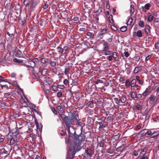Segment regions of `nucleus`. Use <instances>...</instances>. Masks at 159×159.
<instances>
[{"label": "nucleus", "instance_id": "f257e3e1", "mask_svg": "<svg viewBox=\"0 0 159 159\" xmlns=\"http://www.w3.org/2000/svg\"><path fill=\"white\" fill-rule=\"evenodd\" d=\"M108 45V43L107 42H105L103 44V47L102 50V53L103 55L106 56L111 54V52L109 50Z\"/></svg>", "mask_w": 159, "mask_h": 159}, {"label": "nucleus", "instance_id": "f03ea898", "mask_svg": "<svg viewBox=\"0 0 159 159\" xmlns=\"http://www.w3.org/2000/svg\"><path fill=\"white\" fill-rule=\"evenodd\" d=\"M39 60L38 58H34L32 59L29 62L30 66L32 68H34L39 63Z\"/></svg>", "mask_w": 159, "mask_h": 159}, {"label": "nucleus", "instance_id": "7ed1b4c3", "mask_svg": "<svg viewBox=\"0 0 159 159\" xmlns=\"http://www.w3.org/2000/svg\"><path fill=\"white\" fill-rule=\"evenodd\" d=\"M146 152L145 151L144 149L142 150L140 153L138 158L141 159H148V157L147 156L145 155Z\"/></svg>", "mask_w": 159, "mask_h": 159}, {"label": "nucleus", "instance_id": "20e7f679", "mask_svg": "<svg viewBox=\"0 0 159 159\" xmlns=\"http://www.w3.org/2000/svg\"><path fill=\"white\" fill-rule=\"evenodd\" d=\"M13 134L10 133L7 135L8 140H10V144L11 145H13L15 143V140L12 137Z\"/></svg>", "mask_w": 159, "mask_h": 159}, {"label": "nucleus", "instance_id": "39448f33", "mask_svg": "<svg viewBox=\"0 0 159 159\" xmlns=\"http://www.w3.org/2000/svg\"><path fill=\"white\" fill-rule=\"evenodd\" d=\"M66 123V126L68 128L69 131L70 132V128L72 124V120L69 117H68L66 120L64 121Z\"/></svg>", "mask_w": 159, "mask_h": 159}, {"label": "nucleus", "instance_id": "423d86ee", "mask_svg": "<svg viewBox=\"0 0 159 159\" xmlns=\"http://www.w3.org/2000/svg\"><path fill=\"white\" fill-rule=\"evenodd\" d=\"M94 151L93 150L88 148H87L85 150V153L86 154L91 157H92L93 154L94 153Z\"/></svg>", "mask_w": 159, "mask_h": 159}, {"label": "nucleus", "instance_id": "0eeeda50", "mask_svg": "<svg viewBox=\"0 0 159 159\" xmlns=\"http://www.w3.org/2000/svg\"><path fill=\"white\" fill-rule=\"evenodd\" d=\"M40 0H31L30 7L31 8L36 6L40 2Z\"/></svg>", "mask_w": 159, "mask_h": 159}, {"label": "nucleus", "instance_id": "6e6552de", "mask_svg": "<svg viewBox=\"0 0 159 159\" xmlns=\"http://www.w3.org/2000/svg\"><path fill=\"white\" fill-rule=\"evenodd\" d=\"M133 36H137L141 38L142 37L143 35L141 31L139 30L137 32H134L133 33Z\"/></svg>", "mask_w": 159, "mask_h": 159}, {"label": "nucleus", "instance_id": "1a4fd4ad", "mask_svg": "<svg viewBox=\"0 0 159 159\" xmlns=\"http://www.w3.org/2000/svg\"><path fill=\"white\" fill-rule=\"evenodd\" d=\"M70 70L69 64L66 65L65 68L64 73L66 75H67L69 74V71Z\"/></svg>", "mask_w": 159, "mask_h": 159}, {"label": "nucleus", "instance_id": "9d476101", "mask_svg": "<svg viewBox=\"0 0 159 159\" xmlns=\"http://www.w3.org/2000/svg\"><path fill=\"white\" fill-rule=\"evenodd\" d=\"M69 52V47L67 46H64L62 48V54H67Z\"/></svg>", "mask_w": 159, "mask_h": 159}, {"label": "nucleus", "instance_id": "9b49d317", "mask_svg": "<svg viewBox=\"0 0 159 159\" xmlns=\"http://www.w3.org/2000/svg\"><path fill=\"white\" fill-rule=\"evenodd\" d=\"M111 54L112 55V57L114 58L115 61H119L118 56L116 52H113Z\"/></svg>", "mask_w": 159, "mask_h": 159}, {"label": "nucleus", "instance_id": "f8f14e48", "mask_svg": "<svg viewBox=\"0 0 159 159\" xmlns=\"http://www.w3.org/2000/svg\"><path fill=\"white\" fill-rule=\"evenodd\" d=\"M151 29V28L149 25H145V31L148 35H149L150 34L151 31L150 30Z\"/></svg>", "mask_w": 159, "mask_h": 159}, {"label": "nucleus", "instance_id": "ddd939ff", "mask_svg": "<svg viewBox=\"0 0 159 159\" xmlns=\"http://www.w3.org/2000/svg\"><path fill=\"white\" fill-rule=\"evenodd\" d=\"M25 56V55L20 50H18L17 52L16 56L19 57H23Z\"/></svg>", "mask_w": 159, "mask_h": 159}, {"label": "nucleus", "instance_id": "4468645a", "mask_svg": "<svg viewBox=\"0 0 159 159\" xmlns=\"http://www.w3.org/2000/svg\"><path fill=\"white\" fill-rule=\"evenodd\" d=\"M150 93V92L149 91V89L147 88L146 89L145 91L142 94V95L143 96L146 97L147 96L149 95Z\"/></svg>", "mask_w": 159, "mask_h": 159}, {"label": "nucleus", "instance_id": "2eb2a0df", "mask_svg": "<svg viewBox=\"0 0 159 159\" xmlns=\"http://www.w3.org/2000/svg\"><path fill=\"white\" fill-rule=\"evenodd\" d=\"M76 113L75 112H73L72 113L71 117L70 119L72 121L73 120H75L76 121L78 122V120L76 117Z\"/></svg>", "mask_w": 159, "mask_h": 159}, {"label": "nucleus", "instance_id": "dca6fc26", "mask_svg": "<svg viewBox=\"0 0 159 159\" xmlns=\"http://www.w3.org/2000/svg\"><path fill=\"white\" fill-rule=\"evenodd\" d=\"M80 137L81 136H78L75 137L74 141H75V142L78 143H81V141L80 140Z\"/></svg>", "mask_w": 159, "mask_h": 159}, {"label": "nucleus", "instance_id": "f3484780", "mask_svg": "<svg viewBox=\"0 0 159 159\" xmlns=\"http://www.w3.org/2000/svg\"><path fill=\"white\" fill-rule=\"evenodd\" d=\"M120 135L121 134L120 133H118L117 134L113 135L112 136V139L116 141L120 137Z\"/></svg>", "mask_w": 159, "mask_h": 159}, {"label": "nucleus", "instance_id": "a211bd4d", "mask_svg": "<svg viewBox=\"0 0 159 159\" xmlns=\"http://www.w3.org/2000/svg\"><path fill=\"white\" fill-rule=\"evenodd\" d=\"M159 135V131L155 132L153 133L151 135V138H154L157 136Z\"/></svg>", "mask_w": 159, "mask_h": 159}, {"label": "nucleus", "instance_id": "6ab92c4d", "mask_svg": "<svg viewBox=\"0 0 159 159\" xmlns=\"http://www.w3.org/2000/svg\"><path fill=\"white\" fill-rule=\"evenodd\" d=\"M30 0H24V4L26 7H28L30 5Z\"/></svg>", "mask_w": 159, "mask_h": 159}, {"label": "nucleus", "instance_id": "aec40b11", "mask_svg": "<svg viewBox=\"0 0 159 159\" xmlns=\"http://www.w3.org/2000/svg\"><path fill=\"white\" fill-rule=\"evenodd\" d=\"M86 105L91 108H93L94 107L93 104L91 101H89L88 102L86 103Z\"/></svg>", "mask_w": 159, "mask_h": 159}, {"label": "nucleus", "instance_id": "412c9836", "mask_svg": "<svg viewBox=\"0 0 159 159\" xmlns=\"http://www.w3.org/2000/svg\"><path fill=\"white\" fill-rule=\"evenodd\" d=\"M147 129H144L141 131L140 133L141 135L142 136H144L146 135L147 134Z\"/></svg>", "mask_w": 159, "mask_h": 159}, {"label": "nucleus", "instance_id": "4be33fe9", "mask_svg": "<svg viewBox=\"0 0 159 159\" xmlns=\"http://www.w3.org/2000/svg\"><path fill=\"white\" fill-rule=\"evenodd\" d=\"M134 6L133 5H131L130 6V12L131 14H133L134 12Z\"/></svg>", "mask_w": 159, "mask_h": 159}, {"label": "nucleus", "instance_id": "5701e85b", "mask_svg": "<svg viewBox=\"0 0 159 159\" xmlns=\"http://www.w3.org/2000/svg\"><path fill=\"white\" fill-rule=\"evenodd\" d=\"M130 96L133 98H135L136 97L137 93L135 92H131Z\"/></svg>", "mask_w": 159, "mask_h": 159}, {"label": "nucleus", "instance_id": "b1692460", "mask_svg": "<svg viewBox=\"0 0 159 159\" xmlns=\"http://www.w3.org/2000/svg\"><path fill=\"white\" fill-rule=\"evenodd\" d=\"M136 82V80L133 79L132 80L131 82V86L132 87H134L136 85L135 84Z\"/></svg>", "mask_w": 159, "mask_h": 159}, {"label": "nucleus", "instance_id": "393cba45", "mask_svg": "<svg viewBox=\"0 0 159 159\" xmlns=\"http://www.w3.org/2000/svg\"><path fill=\"white\" fill-rule=\"evenodd\" d=\"M141 70V68L139 67H136L134 70V72L135 74L138 73Z\"/></svg>", "mask_w": 159, "mask_h": 159}, {"label": "nucleus", "instance_id": "a878e982", "mask_svg": "<svg viewBox=\"0 0 159 159\" xmlns=\"http://www.w3.org/2000/svg\"><path fill=\"white\" fill-rule=\"evenodd\" d=\"M153 18L154 16H153L150 15L148 16L147 20L148 22H151L153 20Z\"/></svg>", "mask_w": 159, "mask_h": 159}, {"label": "nucleus", "instance_id": "bb28decb", "mask_svg": "<svg viewBox=\"0 0 159 159\" xmlns=\"http://www.w3.org/2000/svg\"><path fill=\"white\" fill-rule=\"evenodd\" d=\"M136 79L139 82V84H143V82L141 80L139 76H137L136 77Z\"/></svg>", "mask_w": 159, "mask_h": 159}, {"label": "nucleus", "instance_id": "cd10ccee", "mask_svg": "<svg viewBox=\"0 0 159 159\" xmlns=\"http://www.w3.org/2000/svg\"><path fill=\"white\" fill-rule=\"evenodd\" d=\"M47 71V69H43L42 70V68L41 67H40L39 69V71L41 73V74L44 75H45V74H43V71Z\"/></svg>", "mask_w": 159, "mask_h": 159}, {"label": "nucleus", "instance_id": "c85d7f7f", "mask_svg": "<svg viewBox=\"0 0 159 159\" xmlns=\"http://www.w3.org/2000/svg\"><path fill=\"white\" fill-rule=\"evenodd\" d=\"M126 97L124 96H122L120 99V101L123 103H125L126 102Z\"/></svg>", "mask_w": 159, "mask_h": 159}, {"label": "nucleus", "instance_id": "c756f323", "mask_svg": "<svg viewBox=\"0 0 159 159\" xmlns=\"http://www.w3.org/2000/svg\"><path fill=\"white\" fill-rule=\"evenodd\" d=\"M13 61L15 62L21 63H22L23 62V60L21 59H19L17 58H14L13 59Z\"/></svg>", "mask_w": 159, "mask_h": 159}, {"label": "nucleus", "instance_id": "7c9ffc66", "mask_svg": "<svg viewBox=\"0 0 159 159\" xmlns=\"http://www.w3.org/2000/svg\"><path fill=\"white\" fill-rule=\"evenodd\" d=\"M138 24L139 26L143 28L144 27V22L143 21H140L139 22Z\"/></svg>", "mask_w": 159, "mask_h": 159}, {"label": "nucleus", "instance_id": "2f4dec72", "mask_svg": "<svg viewBox=\"0 0 159 159\" xmlns=\"http://www.w3.org/2000/svg\"><path fill=\"white\" fill-rule=\"evenodd\" d=\"M58 87L55 85H53L51 87V89L55 92H56L57 90Z\"/></svg>", "mask_w": 159, "mask_h": 159}, {"label": "nucleus", "instance_id": "473e14b6", "mask_svg": "<svg viewBox=\"0 0 159 159\" xmlns=\"http://www.w3.org/2000/svg\"><path fill=\"white\" fill-rule=\"evenodd\" d=\"M127 30V27L126 26H124L120 28V30L122 32H125Z\"/></svg>", "mask_w": 159, "mask_h": 159}, {"label": "nucleus", "instance_id": "72a5a7b5", "mask_svg": "<svg viewBox=\"0 0 159 159\" xmlns=\"http://www.w3.org/2000/svg\"><path fill=\"white\" fill-rule=\"evenodd\" d=\"M60 116L62 120L64 121L66 120L68 117V116H66L64 114H60Z\"/></svg>", "mask_w": 159, "mask_h": 159}, {"label": "nucleus", "instance_id": "f704fd0d", "mask_svg": "<svg viewBox=\"0 0 159 159\" xmlns=\"http://www.w3.org/2000/svg\"><path fill=\"white\" fill-rule=\"evenodd\" d=\"M132 19L131 17H129L127 22V24L128 25H132Z\"/></svg>", "mask_w": 159, "mask_h": 159}, {"label": "nucleus", "instance_id": "c9c22d12", "mask_svg": "<svg viewBox=\"0 0 159 159\" xmlns=\"http://www.w3.org/2000/svg\"><path fill=\"white\" fill-rule=\"evenodd\" d=\"M124 150V148L122 146H120L116 149L117 152L122 151Z\"/></svg>", "mask_w": 159, "mask_h": 159}, {"label": "nucleus", "instance_id": "e433bc0d", "mask_svg": "<svg viewBox=\"0 0 159 159\" xmlns=\"http://www.w3.org/2000/svg\"><path fill=\"white\" fill-rule=\"evenodd\" d=\"M50 64L52 67H55L56 66V62L55 61H51L50 62Z\"/></svg>", "mask_w": 159, "mask_h": 159}, {"label": "nucleus", "instance_id": "4c0bfd02", "mask_svg": "<svg viewBox=\"0 0 159 159\" xmlns=\"http://www.w3.org/2000/svg\"><path fill=\"white\" fill-rule=\"evenodd\" d=\"M87 35L89 37L91 38H93L94 37V34L93 33L90 32H88L87 33Z\"/></svg>", "mask_w": 159, "mask_h": 159}, {"label": "nucleus", "instance_id": "58836bf2", "mask_svg": "<svg viewBox=\"0 0 159 159\" xmlns=\"http://www.w3.org/2000/svg\"><path fill=\"white\" fill-rule=\"evenodd\" d=\"M107 30V29H101V35H102L103 34L106 33Z\"/></svg>", "mask_w": 159, "mask_h": 159}, {"label": "nucleus", "instance_id": "ea45409f", "mask_svg": "<svg viewBox=\"0 0 159 159\" xmlns=\"http://www.w3.org/2000/svg\"><path fill=\"white\" fill-rule=\"evenodd\" d=\"M57 51L59 53H61L62 54V48L61 46H59L57 48Z\"/></svg>", "mask_w": 159, "mask_h": 159}, {"label": "nucleus", "instance_id": "a19ab883", "mask_svg": "<svg viewBox=\"0 0 159 159\" xmlns=\"http://www.w3.org/2000/svg\"><path fill=\"white\" fill-rule=\"evenodd\" d=\"M155 47L156 49L157 50V51L159 50V42L155 43Z\"/></svg>", "mask_w": 159, "mask_h": 159}, {"label": "nucleus", "instance_id": "79ce46f5", "mask_svg": "<svg viewBox=\"0 0 159 159\" xmlns=\"http://www.w3.org/2000/svg\"><path fill=\"white\" fill-rule=\"evenodd\" d=\"M150 5L149 3H147L144 6V7L146 10H149V7H150Z\"/></svg>", "mask_w": 159, "mask_h": 159}, {"label": "nucleus", "instance_id": "37998d69", "mask_svg": "<svg viewBox=\"0 0 159 159\" xmlns=\"http://www.w3.org/2000/svg\"><path fill=\"white\" fill-rule=\"evenodd\" d=\"M154 90L157 91V94L159 95V85L157 86L154 88Z\"/></svg>", "mask_w": 159, "mask_h": 159}, {"label": "nucleus", "instance_id": "c03bdc74", "mask_svg": "<svg viewBox=\"0 0 159 159\" xmlns=\"http://www.w3.org/2000/svg\"><path fill=\"white\" fill-rule=\"evenodd\" d=\"M113 100L117 104L119 103L120 102V100H119L117 98H113Z\"/></svg>", "mask_w": 159, "mask_h": 159}, {"label": "nucleus", "instance_id": "a18cd8bd", "mask_svg": "<svg viewBox=\"0 0 159 159\" xmlns=\"http://www.w3.org/2000/svg\"><path fill=\"white\" fill-rule=\"evenodd\" d=\"M108 19H109V20L110 21V22L111 23H113V20L112 19V16L111 15H110L109 16Z\"/></svg>", "mask_w": 159, "mask_h": 159}, {"label": "nucleus", "instance_id": "49530a36", "mask_svg": "<svg viewBox=\"0 0 159 159\" xmlns=\"http://www.w3.org/2000/svg\"><path fill=\"white\" fill-rule=\"evenodd\" d=\"M155 99V97L154 95H151L149 98V99L151 101H154Z\"/></svg>", "mask_w": 159, "mask_h": 159}, {"label": "nucleus", "instance_id": "de8ad7c7", "mask_svg": "<svg viewBox=\"0 0 159 159\" xmlns=\"http://www.w3.org/2000/svg\"><path fill=\"white\" fill-rule=\"evenodd\" d=\"M130 85V83L129 80H126L125 82V85L127 87H129Z\"/></svg>", "mask_w": 159, "mask_h": 159}, {"label": "nucleus", "instance_id": "09e8293b", "mask_svg": "<svg viewBox=\"0 0 159 159\" xmlns=\"http://www.w3.org/2000/svg\"><path fill=\"white\" fill-rule=\"evenodd\" d=\"M4 96L7 98H8L10 96V94L9 93H4Z\"/></svg>", "mask_w": 159, "mask_h": 159}, {"label": "nucleus", "instance_id": "8fccbe9b", "mask_svg": "<svg viewBox=\"0 0 159 159\" xmlns=\"http://www.w3.org/2000/svg\"><path fill=\"white\" fill-rule=\"evenodd\" d=\"M107 152L111 154L113 152V151L111 149L109 148L107 149Z\"/></svg>", "mask_w": 159, "mask_h": 159}, {"label": "nucleus", "instance_id": "3c124183", "mask_svg": "<svg viewBox=\"0 0 159 159\" xmlns=\"http://www.w3.org/2000/svg\"><path fill=\"white\" fill-rule=\"evenodd\" d=\"M99 129H102L103 127H105V126H103V124L101 122H99Z\"/></svg>", "mask_w": 159, "mask_h": 159}, {"label": "nucleus", "instance_id": "603ef678", "mask_svg": "<svg viewBox=\"0 0 159 159\" xmlns=\"http://www.w3.org/2000/svg\"><path fill=\"white\" fill-rule=\"evenodd\" d=\"M57 87H58V88H59L61 89H63L65 88V87L63 85L58 84V85Z\"/></svg>", "mask_w": 159, "mask_h": 159}, {"label": "nucleus", "instance_id": "864d4df0", "mask_svg": "<svg viewBox=\"0 0 159 159\" xmlns=\"http://www.w3.org/2000/svg\"><path fill=\"white\" fill-rule=\"evenodd\" d=\"M41 62L43 64L45 63L46 62V59L45 58H43L41 59Z\"/></svg>", "mask_w": 159, "mask_h": 159}, {"label": "nucleus", "instance_id": "5fc2aeb1", "mask_svg": "<svg viewBox=\"0 0 159 159\" xmlns=\"http://www.w3.org/2000/svg\"><path fill=\"white\" fill-rule=\"evenodd\" d=\"M99 20V18L98 16L97 15L95 17H93V20L96 22H97Z\"/></svg>", "mask_w": 159, "mask_h": 159}, {"label": "nucleus", "instance_id": "6e6d98bb", "mask_svg": "<svg viewBox=\"0 0 159 159\" xmlns=\"http://www.w3.org/2000/svg\"><path fill=\"white\" fill-rule=\"evenodd\" d=\"M98 146L100 147H103L104 146V143L102 141H100L98 143Z\"/></svg>", "mask_w": 159, "mask_h": 159}, {"label": "nucleus", "instance_id": "4d7b16f0", "mask_svg": "<svg viewBox=\"0 0 159 159\" xmlns=\"http://www.w3.org/2000/svg\"><path fill=\"white\" fill-rule=\"evenodd\" d=\"M45 24V21H43V20H41L39 22V25H43V24L44 25Z\"/></svg>", "mask_w": 159, "mask_h": 159}, {"label": "nucleus", "instance_id": "13d9d810", "mask_svg": "<svg viewBox=\"0 0 159 159\" xmlns=\"http://www.w3.org/2000/svg\"><path fill=\"white\" fill-rule=\"evenodd\" d=\"M12 84H13V85H15L18 88V87H20L18 85L16 81H13Z\"/></svg>", "mask_w": 159, "mask_h": 159}, {"label": "nucleus", "instance_id": "bf43d9fd", "mask_svg": "<svg viewBox=\"0 0 159 159\" xmlns=\"http://www.w3.org/2000/svg\"><path fill=\"white\" fill-rule=\"evenodd\" d=\"M57 108L58 110L60 111H62L63 110V108L61 106H58Z\"/></svg>", "mask_w": 159, "mask_h": 159}, {"label": "nucleus", "instance_id": "052dcab7", "mask_svg": "<svg viewBox=\"0 0 159 159\" xmlns=\"http://www.w3.org/2000/svg\"><path fill=\"white\" fill-rule=\"evenodd\" d=\"M63 83L65 85H67L69 84V82L66 79H65L63 81Z\"/></svg>", "mask_w": 159, "mask_h": 159}, {"label": "nucleus", "instance_id": "680f3d73", "mask_svg": "<svg viewBox=\"0 0 159 159\" xmlns=\"http://www.w3.org/2000/svg\"><path fill=\"white\" fill-rule=\"evenodd\" d=\"M62 96V93L61 92H58L57 93V96L58 98H60Z\"/></svg>", "mask_w": 159, "mask_h": 159}, {"label": "nucleus", "instance_id": "e2e57ef3", "mask_svg": "<svg viewBox=\"0 0 159 159\" xmlns=\"http://www.w3.org/2000/svg\"><path fill=\"white\" fill-rule=\"evenodd\" d=\"M153 120L155 122L158 121V120H159V117L157 116L155 118H153Z\"/></svg>", "mask_w": 159, "mask_h": 159}, {"label": "nucleus", "instance_id": "0e129e2a", "mask_svg": "<svg viewBox=\"0 0 159 159\" xmlns=\"http://www.w3.org/2000/svg\"><path fill=\"white\" fill-rule=\"evenodd\" d=\"M133 154L135 156H137L138 155V153L136 151L134 150L133 152Z\"/></svg>", "mask_w": 159, "mask_h": 159}, {"label": "nucleus", "instance_id": "69168bd1", "mask_svg": "<svg viewBox=\"0 0 159 159\" xmlns=\"http://www.w3.org/2000/svg\"><path fill=\"white\" fill-rule=\"evenodd\" d=\"M142 97V95L140 94H137V96L136 98L137 99L141 98Z\"/></svg>", "mask_w": 159, "mask_h": 159}, {"label": "nucleus", "instance_id": "338daca9", "mask_svg": "<svg viewBox=\"0 0 159 159\" xmlns=\"http://www.w3.org/2000/svg\"><path fill=\"white\" fill-rule=\"evenodd\" d=\"M152 57L151 55H149L147 56L145 58V61H148Z\"/></svg>", "mask_w": 159, "mask_h": 159}, {"label": "nucleus", "instance_id": "774afa93", "mask_svg": "<svg viewBox=\"0 0 159 159\" xmlns=\"http://www.w3.org/2000/svg\"><path fill=\"white\" fill-rule=\"evenodd\" d=\"M7 35H8L10 37H11L14 35V34L13 33H10L9 32H7Z\"/></svg>", "mask_w": 159, "mask_h": 159}]
</instances>
